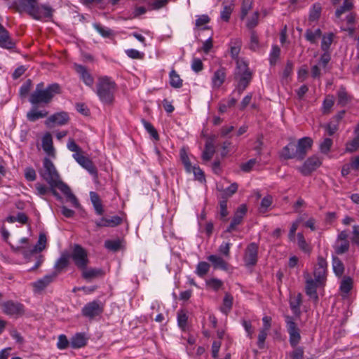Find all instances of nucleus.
<instances>
[{"instance_id":"7ed1b4c3","label":"nucleus","mask_w":359,"mask_h":359,"mask_svg":"<svg viewBox=\"0 0 359 359\" xmlns=\"http://www.w3.org/2000/svg\"><path fill=\"white\" fill-rule=\"evenodd\" d=\"M27 4L25 6L17 8L19 12H25L32 18L36 20L44 19L50 20L53 18L55 10L47 4H39L38 1L25 0Z\"/></svg>"},{"instance_id":"bb28decb","label":"nucleus","mask_w":359,"mask_h":359,"mask_svg":"<svg viewBox=\"0 0 359 359\" xmlns=\"http://www.w3.org/2000/svg\"><path fill=\"white\" fill-rule=\"evenodd\" d=\"M88 339L84 333L78 332L75 334L70 340V346L73 348H80L87 344Z\"/></svg>"},{"instance_id":"774afa93","label":"nucleus","mask_w":359,"mask_h":359,"mask_svg":"<svg viewBox=\"0 0 359 359\" xmlns=\"http://www.w3.org/2000/svg\"><path fill=\"white\" fill-rule=\"evenodd\" d=\"M231 243L226 242V243H222L219 248L218 252L223 255L224 256L229 257L230 256V248H231Z\"/></svg>"},{"instance_id":"9b49d317","label":"nucleus","mask_w":359,"mask_h":359,"mask_svg":"<svg viewBox=\"0 0 359 359\" xmlns=\"http://www.w3.org/2000/svg\"><path fill=\"white\" fill-rule=\"evenodd\" d=\"M327 262L322 257H318V263L313 271L314 279L320 283H324L325 285L327 280Z\"/></svg>"},{"instance_id":"393cba45","label":"nucleus","mask_w":359,"mask_h":359,"mask_svg":"<svg viewBox=\"0 0 359 359\" xmlns=\"http://www.w3.org/2000/svg\"><path fill=\"white\" fill-rule=\"evenodd\" d=\"M37 107L32 106V109L27 113V119L30 122H35L39 119L43 118L48 115L46 110H39Z\"/></svg>"},{"instance_id":"c9c22d12","label":"nucleus","mask_w":359,"mask_h":359,"mask_svg":"<svg viewBox=\"0 0 359 359\" xmlns=\"http://www.w3.org/2000/svg\"><path fill=\"white\" fill-rule=\"evenodd\" d=\"M233 306V297L229 293H226L223 299L222 305L220 307V311L227 315L231 310Z\"/></svg>"},{"instance_id":"72a5a7b5","label":"nucleus","mask_w":359,"mask_h":359,"mask_svg":"<svg viewBox=\"0 0 359 359\" xmlns=\"http://www.w3.org/2000/svg\"><path fill=\"white\" fill-rule=\"evenodd\" d=\"M332 269L336 276L340 278L344 273V265L341 260L337 256H332Z\"/></svg>"},{"instance_id":"c03bdc74","label":"nucleus","mask_w":359,"mask_h":359,"mask_svg":"<svg viewBox=\"0 0 359 359\" xmlns=\"http://www.w3.org/2000/svg\"><path fill=\"white\" fill-rule=\"evenodd\" d=\"M322 8L319 3H316L313 5L310 10L309 19L310 21H316L318 20L321 13Z\"/></svg>"},{"instance_id":"6ab92c4d","label":"nucleus","mask_w":359,"mask_h":359,"mask_svg":"<svg viewBox=\"0 0 359 359\" xmlns=\"http://www.w3.org/2000/svg\"><path fill=\"white\" fill-rule=\"evenodd\" d=\"M0 47L6 49H13L15 42L11 38L8 32L0 23Z\"/></svg>"},{"instance_id":"a211bd4d","label":"nucleus","mask_w":359,"mask_h":359,"mask_svg":"<svg viewBox=\"0 0 359 359\" xmlns=\"http://www.w3.org/2000/svg\"><path fill=\"white\" fill-rule=\"evenodd\" d=\"M75 71L79 74L80 79L88 86L92 87L94 83V78L87 68L81 65H74Z\"/></svg>"},{"instance_id":"a19ab883","label":"nucleus","mask_w":359,"mask_h":359,"mask_svg":"<svg viewBox=\"0 0 359 359\" xmlns=\"http://www.w3.org/2000/svg\"><path fill=\"white\" fill-rule=\"evenodd\" d=\"M334 103V98L333 95H327L324 99L322 105V112L323 114H328L331 112V109Z\"/></svg>"},{"instance_id":"f3484780","label":"nucleus","mask_w":359,"mask_h":359,"mask_svg":"<svg viewBox=\"0 0 359 359\" xmlns=\"http://www.w3.org/2000/svg\"><path fill=\"white\" fill-rule=\"evenodd\" d=\"M57 273H52L44 276L42 278L32 283L35 292H41L57 278Z\"/></svg>"},{"instance_id":"c756f323","label":"nucleus","mask_w":359,"mask_h":359,"mask_svg":"<svg viewBox=\"0 0 359 359\" xmlns=\"http://www.w3.org/2000/svg\"><path fill=\"white\" fill-rule=\"evenodd\" d=\"M351 96L349 95L346 88L344 86H341L337 91V104L341 107H345L351 100Z\"/></svg>"},{"instance_id":"9d476101","label":"nucleus","mask_w":359,"mask_h":359,"mask_svg":"<svg viewBox=\"0 0 359 359\" xmlns=\"http://www.w3.org/2000/svg\"><path fill=\"white\" fill-rule=\"evenodd\" d=\"M1 307L3 312L5 314L15 318L22 316L25 313V306L18 302L13 300H8L4 302Z\"/></svg>"},{"instance_id":"f03ea898","label":"nucleus","mask_w":359,"mask_h":359,"mask_svg":"<svg viewBox=\"0 0 359 359\" xmlns=\"http://www.w3.org/2000/svg\"><path fill=\"white\" fill-rule=\"evenodd\" d=\"M313 140L308 137L299 139L297 144L292 141L280 151V158L284 160L295 158L298 161H302L311 148Z\"/></svg>"},{"instance_id":"680f3d73","label":"nucleus","mask_w":359,"mask_h":359,"mask_svg":"<svg viewBox=\"0 0 359 359\" xmlns=\"http://www.w3.org/2000/svg\"><path fill=\"white\" fill-rule=\"evenodd\" d=\"M252 0H243L241 5V19H244L252 8Z\"/></svg>"},{"instance_id":"4c0bfd02","label":"nucleus","mask_w":359,"mask_h":359,"mask_svg":"<svg viewBox=\"0 0 359 359\" xmlns=\"http://www.w3.org/2000/svg\"><path fill=\"white\" fill-rule=\"evenodd\" d=\"M302 294L299 293L294 298L290 300V306L294 314L299 316L301 313L300 306L302 304Z\"/></svg>"},{"instance_id":"bf43d9fd","label":"nucleus","mask_w":359,"mask_h":359,"mask_svg":"<svg viewBox=\"0 0 359 359\" xmlns=\"http://www.w3.org/2000/svg\"><path fill=\"white\" fill-rule=\"evenodd\" d=\"M219 217L220 219L226 221V217L229 215L227 210V200L224 199L219 202Z\"/></svg>"},{"instance_id":"3c124183","label":"nucleus","mask_w":359,"mask_h":359,"mask_svg":"<svg viewBox=\"0 0 359 359\" xmlns=\"http://www.w3.org/2000/svg\"><path fill=\"white\" fill-rule=\"evenodd\" d=\"M280 55V48L274 45L272 46L271 53L269 54V62L271 65H275L277 60L279 59Z\"/></svg>"},{"instance_id":"e2e57ef3","label":"nucleus","mask_w":359,"mask_h":359,"mask_svg":"<svg viewBox=\"0 0 359 359\" xmlns=\"http://www.w3.org/2000/svg\"><path fill=\"white\" fill-rule=\"evenodd\" d=\"M70 344V341L68 340L67 337L65 334H60L58 337V341L57 342V347L60 350L66 349L69 345Z\"/></svg>"},{"instance_id":"6e6552de","label":"nucleus","mask_w":359,"mask_h":359,"mask_svg":"<svg viewBox=\"0 0 359 359\" xmlns=\"http://www.w3.org/2000/svg\"><path fill=\"white\" fill-rule=\"evenodd\" d=\"M103 311L104 304L99 300H93L84 305L81 309V315L89 320H93L100 316Z\"/></svg>"},{"instance_id":"20e7f679","label":"nucleus","mask_w":359,"mask_h":359,"mask_svg":"<svg viewBox=\"0 0 359 359\" xmlns=\"http://www.w3.org/2000/svg\"><path fill=\"white\" fill-rule=\"evenodd\" d=\"M233 79L237 84L232 94L236 93L238 97H240L252 80V72L248 67L247 62L238 61L233 72Z\"/></svg>"},{"instance_id":"473e14b6","label":"nucleus","mask_w":359,"mask_h":359,"mask_svg":"<svg viewBox=\"0 0 359 359\" xmlns=\"http://www.w3.org/2000/svg\"><path fill=\"white\" fill-rule=\"evenodd\" d=\"M90 196L96 214L102 215L104 212V209L99 195L94 191H91L90 193Z\"/></svg>"},{"instance_id":"ddd939ff","label":"nucleus","mask_w":359,"mask_h":359,"mask_svg":"<svg viewBox=\"0 0 359 359\" xmlns=\"http://www.w3.org/2000/svg\"><path fill=\"white\" fill-rule=\"evenodd\" d=\"M72 156L75 161L83 168L87 170L90 174L95 177H97V170L96 167L88 157L83 155V152L81 154H73Z\"/></svg>"},{"instance_id":"a878e982","label":"nucleus","mask_w":359,"mask_h":359,"mask_svg":"<svg viewBox=\"0 0 359 359\" xmlns=\"http://www.w3.org/2000/svg\"><path fill=\"white\" fill-rule=\"evenodd\" d=\"M353 287V280L350 276H344L340 282L339 290L343 297H346Z\"/></svg>"},{"instance_id":"7c9ffc66","label":"nucleus","mask_w":359,"mask_h":359,"mask_svg":"<svg viewBox=\"0 0 359 359\" xmlns=\"http://www.w3.org/2000/svg\"><path fill=\"white\" fill-rule=\"evenodd\" d=\"M322 36V31L320 28L315 29H307L305 32L304 36L306 41L311 43H316L318 39Z\"/></svg>"},{"instance_id":"69168bd1","label":"nucleus","mask_w":359,"mask_h":359,"mask_svg":"<svg viewBox=\"0 0 359 359\" xmlns=\"http://www.w3.org/2000/svg\"><path fill=\"white\" fill-rule=\"evenodd\" d=\"M259 48V39L257 33L252 31L250 33V48L256 50Z\"/></svg>"},{"instance_id":"e433bc0d","label":"nucleus","mask_w":359,"mask_h":359,"mask_svg":"<svg viewBox=\"0 0 359 359\" xmlns=\"http://www.w3.org/2000/svg\"><path fill=\"white\" fill-rule=\"evenodd\" d=\"M350 243L348 241H336L334 245V252L337 255H343L348 251Z\"/></svg>"},{"instance_id":"dca6fc26","label":"nucleus","mask_w":359,"mask_h":359,"mask_svg":"<svg viewBox=\"0 0 359 359\" xmlns=\"http://www.w3.org/2000/svg\"><path fill=\"white\" fill-rule=\"evenodd\" d=\"M247 212V207L245 204L241 205L234 213L232 220L225 232L231 233L236 226L241 224L244 216Z\"/></svg>"},{"instance_id":"a18cd8bd","label":"nucleus","mask_w":359,"mask_h":359,"mask_svg":"<svg viewBox=\"0 0 359 359\" xmlns=\"http://www.w3.org/2000/svg\"><path fill=\"white\" fill-rule=\"evenodd\" d=\"M353 7L352 0H344L343 5L336 10L335 15L339 18L341 15L346 11H349Z\"/></svg>"},{"instance_id":"09e8293b","label":"nucleus","mask_w":359,"mask_h":359,"mask_svg":"<svg viewBox=\"0 0 359 359\" xmlns=\"http://www.w3.org/2000/svg\"><path fill=\"white\" fill-rule=\"evenodd\" d=\"M50 187H51L52 188H58L66 196L72 193V191L69 186L64 183L63 182H62L60 180V177L55 180V185H54L53 184H50Z\"/></svg>"},{"instance_id":"052dcab7","label":"nucleus","mask_w":359,"mask_h":359,"mask_svg":"<svg viewBox=\"0 0 359 359\" xmlns=\"http://www.w3.org/2000/svg\"><path fill=\"white\" fill-rule=\"evenodd\" d=\"M187 313L184 310H180L177 312V323L181 328L184 329L187 327Z\"/></svg>"},{"instance_id":"423d86ee","label":"nucleus","mask_w":359,"mask_h":359,"mask_svg":"<svg viewBox=\"0 0 359 359\" xmlns=\"http://www.w3.org/2000/svg\"><path fill=\"white\" fill-rule=\"evenodd\" d=\"M70 258L79 270L85 269L90 262L87 250L79 244L73 246Z\"/></svg>"},{"instance_id":"0e129e2a","label":"nucleus","mask_w":359,"mask_h":359,"mask_svg":"<svg viewBox=\"0 0 359 359\" xmlns=\"http://www.w3.org/2000/svg\"><path fill=\"white\" fill-rule=\"evenodd\" d=\"M332 145V140L330 138H325L320 144V150L323 154H327Z\"/></svg>"},{"instance_id":"f8f14e48","label":"nucleus","mask_w":359,"mask_h":359,"mask_svg":"<svg viewBox=\"0 0 359 359\" xmlns=\"http://www.w3.org/2000/svg\"><path fill=\"white\" fill-rule=\"evenodd\" d=\"M258 249L259 246L255 243H251L247 246L243 258L245 266H252L257 264Z\"/></svg>"},{"instance_id":"37998d69","label":"nucleus","mask_w":359,"mask_h":359,"mask_svg":"<svg viewBox=\"0 0 359 359\" xmlns=\"http://www.w3.org/2000/svg\"><path fill=\"white\" fill-rule=\"evenodd\" d=\"M210 265L206 262H200L196 266V273L203 278L209 271Z\"/></svg>"},{"instance_id":"6e6d98bb","label":"nucleus","mask_w":359,"mask_h":359,"mask_svg":"<svg viewBox=\"0 0 359 359\" xmlns=\"http://www.w3.org/2000/svg\"><path fill=\"white\" fill-rule=\"evenodd\" d=\"M273 202V197L271 195H267L262 199L259 212L264 213L267 211L268 208L271 205Z\"/></svg>"},{"instance_id":"1a4fd4ad","label":"nucleus","mask_w":359,"mask_h":359,"mask_svg":"<svg viewBox=\"0 0 359 359\" xmlns=\"http://www.w3.org/2000/svg\"><path fill=\"white\" fill-rule=\"evenodd\" d=\"M305 292L306 295H308L315 304H317L319 297L317 294V289L318 287H323L325 285L324 283H320L317 282L316 279H313L311 277L309 273H306L305 276Z\"/></svg>"},{"instance_id":"4be33fe9","label":"nucleus","mask_w":359,"mask_h":359,"mask_svg":"<svg viewBox=\"0 0 359 359\" xmlns=\"http://www.w3.org/2000/svg\"><path fill=\"white\" fill-rule=\"evenodd\" d=\"M81 276L83 279L90 281L91 280L102 277L104 274L103 270L100 268H85L81 269Z\"/></svg>"},{"instance_id":"8fccbe9b","label":"nucleus","mask_w":359,"mask_h":359,"mask_svg":"<svg viewBox=\"0 0 359 359\" xmlns=\"http://www.w3.org/2000/svg\"><path fill=\"white\" fill-rule=\"evenodd\" d=\"M297 244L299 248L306 253H310L311 248L309 245L306 243L303 233H298L297 235Z\"/></svg>"},{"instance_id":"cd10ccee","label":"nucleus","mask_w":359,"mask_h":359,"mask_svg":"<svg viewBox=\"0 0 359 359\" xmlns=\"http://www.w3.org/2000/svg\"><path fill=\"white\" fill-rule=\"evenodd\" d=\"M42 147L43 151L49 156H54L55 149L53 144V138L50 133H46L42 137Z\"/></svg>"},{"instance_id":"ea45409f","label":"nucleus","mask_w":359,"mask_h":359,"mask_svg":"<svg viewBox=\"0 0 359 359\" xmlns=\"http://www.w3.org/2000/svg\"><path fill=\"white\" fill-rule=\"evenodd\" d=\"M170 84L175 88H180L182 86V79L175 69H172L169 74Z\"/></svg>"},{"instance_id":"79ce46f5","label":"nucleus","mask_w":359,"mask_h":359,"mask_svg":"<svg viewBox=\"0 0 359 359\" xmlns=\"http://www.w3.org/2000/svg\"><path fill=\"white\" fill-rule=\"evenodd\" d=\"M334 39V34L332 32L324 34L322 36L321 49L323 51H328Z\"/></svg>"},{"instance_id":"49530a36","label":"nucleus","mask_w":359,"mask_h":359,"mask_svg":"<svg viewBox=\"0 0 359 359\" xmlns=\"http://www.w3.org/2000/svg\"><path fill=\"white\" fill-rule=\"evenodd\" d=\"M181 161L184 166L187 172H191L193 166L190 162L189 158L184 149H182L180 152Z\"/></svg>"},{"instance_id":"4468645a","label":"nucleus","mask_w":359,"mask_h":359,"mask_svg":"<svg viewBox=\"0 0 359 359\" xmlns=\"http://www.w3.org/2000/svg\"><path fill=\"white\" fill-rule=\"evenodd\" d=\"M321 163L322 162L318 156H313L307 158L303 165L299 167L298 170L303 175L307 176L316 170Z\"/></svg>"},{"instance_id":"13d9d810","label":"nucleus","mask_w":359,"mask_h":359,"mask_svg":"<svg viewBox=\"0 0 359 359\" xmlns=\"http://www.w3.org/2000/svg\"><path fill=\"white\" fill-rule=\"evenodd\" d=\"M206 284L215 291L219 290L223 286V282L216 278H212L208 280Z\"/></svg>"},{"instance_id":"39448f33","label":"nucleus","mask_w":359,"mask_h":359,"mask_svg":"<svg viewBox=\"0 0 359 359\" xmlns=\"http://www.w3.org/2000/svg\"><path fill=\"white\" fill-rule=\"evenodd\" d=\"M116 84L110 77L104 76L98 79L96 94L100 100L105 104H111L114 100Z\"/></svg>"},{"instance_id":"5701e85b","label":"nucleus","mask_w":359,"mask_h":359,"mask_svg":"<svg viewBox=\"0 0 359 359\" xmlns=\"http://www.w3.org/2000/svg\"><path fill=\"white\" fill-rule=\"evenodd\" d=\"M122 223V218L119 216H113L110 218L102 217L95 222L97 227L109 226L114 227Z\"/></svg>"},{"instance_id":"b1692460","label":"nucleus","mask_w":359,"mask_h":359,"mask_svg":"<svg viewBox=\"0 0 359 359\" xmlns=\"http://www.w3.org/2000/svg\"><path fill=\"white\" fill-rule=\"evenodd\" d=\"M207 259L211 262L215 269H221L228 271L229 264L222 257L215 255H211L207 257Z\"/></svg>"},{"instance_id":"de8ad7c7","label":"nucleus","mask_w":359,"mask_h":359,"mask_svg":"<svg viewBox=\"0 0 359 359\" xmlns=\"http://www.w3.org/2000/svg\"><path fill=\"white\" fill-rule=\"evenodd\" d=\"M142 123L145 130L148 132V133H149V135L155 140H159L158 133L157 130H156V128L153 126V125L150 122H149L144 119L142 120Z\"/></svg>"},{"instance_id":"c85d7f7f","label":"nucleus","mask_w":359,"mask_h":359,"mask_svg":"<svg viewBox=\"0 0 359 359\" xmlns=\"http://www.w3.org/2000/svg\"><path fill=\"white\" fill-rule=\"evenodd\" d=\"M213 140V139L208 140L205 144V149L202 154V159L205 161H210L215 152Z\"/></svg>"},{"instance_id":"2f4dec72","label":"nucleus","mask_w":359,"mask_h":359,"mask_svg":"<svg viewBox=\"0 0 359 359\" xmlns=\"http://www.w3.org/2000/svg\"><path fill=\"white\" fill-rule=\"evenodd\" d=\"M69 257L70 255H68L67 254H62L55 264L54 268L55 271L53 273H57L58 275L65 269H66L69 265Z\"/></svg>"},{"instance_id":"f704fd0d","label":"nucleus","mask_w":359,"mask_h":359,"mask_svg":"<svg viewBox=\"0 0 359 359\" xmlns=\"http://www.w3.org/2000/svg\"><path fill=\"white\" fill-rule=\"evenodd\" d=\"M47 238L44 233H41L37 243L30 250L31 253H37L43 251L46 247Z\"/></svg>"},{"instance_id":"864d4df0","label":"nucleus","mask_w":359,"mask_h":359,"mask_svg":"<svg viewBox=\"0 0 359 359\" xmlns=\"http://www.w3.org/2000/svg\"><path fill=\"white\" fill-rule=\"evenodd\" d=\"M238 185L237 183H232L229 187L222 189V198L227 200L228 198L233 195L238 190Z\"/></svg>"},{"instance_id":"f257e3e1","label":"nucleus","mask_w":359,"mask_h":359,"mask_svg":"<svg viewBox=\"0 0 359 359\" xmlns=\"http://www.w3.org/2000/svg\"><path fill=\"white\" fill-rule=\"evenodd\" d=\"M62 87L57 83H53L45 87L43 82L39 83L29 96V102L34 107H43L49 104L55 95L62 93Z\"/></svg>"},{"instance_id":"2eb2a0df","label":"nucleus","mask_w":359,"mask_h":359,"mask_svg":"<svg viewBox=\"0 0 359 359\" xmlns=\"http://www.w3.org/2000/svg\"><path fill=\"white\" fill-rule=\"evenodd\" d=\"M69 121V116L65 111L57 112L50 116L45 121L47 127L51 128L55 125L63 126Z\"/></svg>"},{"instance_id":"412c9836","label":"nucleus","mask_w":359,"mask_h":359,"mask_svg":"<svg viewBox=\"0 0 359 359\" xmlns=\"http://www.w3.org/2000/svg\"><path fill=\"white\" fill-rule=\"evenodd\" d=\"M242 46V41L240 39H232L229 43L230 54L238 65V61L241 62H246L243 58H239L238 55L240 53Z\"/></svg>"},{"instance_id":"338daca9","label":"nucleus","mask_w":359,"mask_h":359,"mask_svg":"<svg viewBox=\"0 0 359 359\" xmlns=\"http://www.w3.org/2000/svg\"><path fill=\"white\" fill-rule=\"evenodd\" d=\"M67 147L69 150L74 152V154H81L83 152L80 147L75 142L74 140L72 138L69 139Z\"/></svg>"},{"instance_id":"603ef678","label":"nucleus","mask_w":359,"mask_h":359,"mask_svg":"<svg viewBox=\"0 0 359 359\" xmlns=\"http://www.w3.org/2000/svg\"><path fill=\"white\" fill-rule=\"evenodd\" d=\"M104 247L113 252H116L121 249V242L119 239L107 240L104 242Z\"/></svg>"},{"instance_id":"4d7b16f0","label":"nucleus","mask_w":359,"mask_h":359,"mask_svg":"<svg viewBox=\"0 0 359 359\" xmlns=\"http://www.w3.org/2000/svg\"><path fill=\"white\" fill-rule=\"evenodd\" d=\"M32 88V81L27 79L20 88L19 95L23 98L27 96Z\"/></svg>"},{"instance_id":"aec40b11","label":"nucleus","mask_w":359,"mask_h":359,"mask_svg":"<svg viewBox=\"0 0 359 359\" xmlns=\"http://www.w3.org/2000/svg\"><path fill=\"white\" fill-rule=\"evenodd\" d=\"M226 68L224 67H220L218 69H217L212 77V87L213 89L219 88L222 84L224 83L226 79Z\"/></svg>"},{"instance_id":"0eeeda50","label":"nucleus","mask_w":359,"mask_h":359,"mask_svg":"<svg viewBox=\"0 0 359 359\" xmlns=\"http://www.w3.org/2000/svg\"><path fill=\"white\" fill-rule=\"evenodd\" d=\"M41 177L50 185H55V180L59 178V175L53 162L47 157L43 161V168L39 171Z\"/></svg>"},{"instance_id":"5fc2aeb1","label":"nucleus","mask_w":359,"mask_h":359,"mask_svg":"<svg viewBox=\"0 0 359 359\" xmlns=\"http://www.w3.org/2000/svg\"><path fill=\"white\" fill-rule=\"evenodd\" d=\"M237 102V98L231 97L229 100L224 101L219 103V111L220 113H224L227 111L228 108L233 107Z\"/></svg>"},{"instance_id":"58836bf2","label":"nucleus","mask_w":359,"mask_h":359,"mask_svg":"<svg viewBox=\"0 0 359 359\" xmlns=\"http://www.w3.org/2000/svg\"><path fill=\"white\" fill-rule=\"evenodd\" d=\"M93 27L104 38H110L114 35L112 29L102 26L100 23L95 22Z\"/></svg>"}]
</instances>
